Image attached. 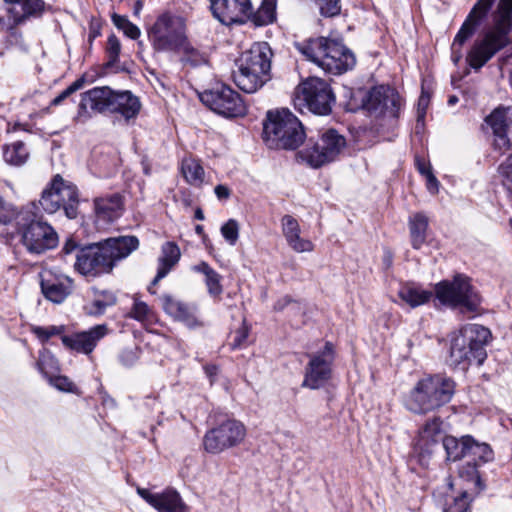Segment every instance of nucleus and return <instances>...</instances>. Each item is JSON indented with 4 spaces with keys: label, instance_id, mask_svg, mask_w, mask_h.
Listing matches in <instances>:
<instances>
[{
    "label": "nucleus",
    "instance_id": "nucleus-16",
    "mask_svg": "<svg viewBox=\"0 0 512 512\" xmlns=\"http://www.w3.org/2000/svg\"><path fill=\"white\" fill-rule=\"evenodd\" d=\"M114 90L108 86L94 87L81 94L75 120L86 123L94 114L112 113Z\"/></svg>",
    "mask_w": 512,
    "mask_h": 512
},
{
    "label": "nucleus",
    "instance_id": "nucleus-11",
    "mask_svg": "<svg viewBox=\"0 0 512 512\" xmlns=\"http://www.w3.org/2000/svg\"><path fill=\"white\" fill-rule=\"evenodd\" d=\"M334 101L335 97L330 86L320 78H308L295 89V106L300 109L307 108L314 114H329Z\"/></svg>",
    "mask_w": 512,
    "mask_h": 512
},
{
    "label": "nucleus",
    "instance_id": "nucleus-5",
    "mask_svg": "<svg viewBox=\"0 0 512 512\" xmlns=\"http://www.w3.org/2000/svg\"><path fill=\"white\" fill-rule=\"evenodd\" d=\"M272 50L268 43L257 42L239 59L234 82L246 93H254L270 80Z\"/></svg>",
    "mask_w": 512,
    "mask_h": 512
},
{
    "label": "nucleus",
    "instance_id": "nucleus-62",
    "mask_svg": "<svg viewBox=\"0 0 512 512\" xmlns=\"http://www.w3.org/2000/svg\"><path fill=\"white\" fill-rule=\"evenodd\" d=\"M121 361L124 365H132L136 361V355L132 350H125L122 352Z\"/></svg>",
    "mask_w": 512,
    "mask_h": 512
},
{
    "label": "nucleus",
    "instance_id": "nucleus-58",
    "mask_svg": "<svg viewBox=\"0 0 512 512\" xmlns=\"http://www.w3.org/2000/svg\"><path fill=\"white\" fill-rule=\"evenodd\" d=\"M425 177L427 182V189L433 194L437 193L439 188V182L437 178L433 175L431 170H427V175Z\"/></svg>",
    "mask_w": 512,
    "mask_h": 512
},
{
    "label": "nucleus",
    "instance_id": "nucleus-26",
    "mask_svg": "<svg viewBox=\"0 0 512 512\" xmlns=\"http://www.w3.org/2000/svg\"><path fill=\"white\" fill-rule=\"evenodd\" d=\"M104 252L112 261V268L116 263L128 257L139 247V240L136 236H120L108 238L100 244Z\"/></svg>",
    "mask_w": 512,
    "mask_h": 512
},
{
    "label": "nucleus",
    "instance_id": "nucleus-63",
    "mask_svg": "<svg viewBox=\"0 0 512 512\" xmlns=\"http://www.w3.org/2000/svg\"><path fill=\"white\" fill-rule=\"evenodd\" d=\"M193 270L202 273L205 277L214 271V269L210 267V265L206 262H200L199 264L195 265Z\"/></svg>",
    "mask_w": 512,
    "mask_h": 512
},
{
    "label": "nucleus",
    "instance_id": "nucleus-50",
    "mask_svg": "<svg viewBox=\"0 0 512 512\" xmlns=\"http://www.w3.org/2000/svg\"><path fill=\"white\" fill-rule=\"evenodd\" d=\"M477 463H473L466 459L465 465L459 468V476L473 484H477L480 481Z\"/></svg>",
    "mask_w": 512,
    "mask_h": 512
},
{
    "label": "nucleus",
    "instance_id": "nucleus-59",
    "mask_svg": "<svg viewBox=\"0 0 512 512\" xmlns=\"http://www.w3.org/2000/svg\"><path fill=\"white\" fill-rule=\"evenodd\" d=\"M122 31L127 37L131 39H137L141 34L140 29L132 22L126 24Z\"/></svg>",
    "mask_w": 512,
    "mask_h": 512
},
{
    "label": "nucleus",
    "instance_id": "nucleus-40",
    "mask_svg": "<svg viewBox=\"0 0 512 512\" xmlns=\"http://www.w3.org/2000/svg\"><path fill=\"white\" fill-rule=\"evenodd\" d=\"M129 317L143 324L152 323L154 320V312L147 303L139 299H135L129 312Z\"/></svg>",
    "mask_w": 512,
    "mask_h": 512
},
{
    "label": "nucleus",
    "instance_id": "nucleus-20",
    "mask_svg": "<svg viewBox=\"0 0 512 512\" xmlns=\"http://www.w3.org/2000/svg\"><path fill=\"white\" fill-rule=\"evenodd\" d=\"M108 333V326L99 324L86 331L63 335L61 341L66 348L88 355L93 352L98 342Z\"/></svg>",
    "mask_w": 512,
    "mask_h": 512
},
{
    "label": "nucleus",
    "instance_id": "nucleus-22",
    "mask_svg": "<svg viewBox=\"0 0 512 512\" xmlns=\"http://www.w3.org/2000/svg\"><path fill=\"white\" fill-rule=\"evenodd\" d=\"M401 104L398 93L389 86L374 87L368 94L366 108L380 114L396 117Z\"/></svg>",
    "mask_w": 512,
    "mask_h": 512
},
{
    "label": "nucleus",
    "instance_id": "nucleus-12",
    "mask_svg": "<svg viewBox=\"0 0 512 512\" xmlns=\"http://www.w3.org/2000/svg\"><path fill=\"white\" fill-rule=\"evenodd\" d=\"M245 425L236 419H228L206 432L203 445L211 454H219L240 445L246 437Z\"/></svg>",
    "mask_w": 512,
    "mask_h": 512
},
{
    "label": "nucleus",
    "instance_id": "nucleus-41",
    "mask_svg": "<svg viewBox=\"0 0 512 512\" xmlns=\"http://www.w3.org/2000/svg\"><path fill=\"white\" fill-rule=\"evenodd\" d=\"M180 51L183 52L181 60L185 64L196 67L207 62L205 54L194 48L188 39L185 40V44L181 46Z\"/></svg>",
    "mask_w": 512,
    "mask_h": 512
},
{
    "label": "nucleus",
    "instance_id": "nucleus-28",
    "mask_svg": "<svg viewBox=\"0 0 512 512\" xmlns=\"http://www.w3.org/2000/svg\"><path fill=\"white\" fill-rule=\"evenodd\" d=\"M282 233L289 247L297 252H311L314 250V244L300 236V225L298 221L290 215H285L281 220Z\"/></svg>",
    "mask_w": 512,
    "mask_h": 512
},
{
    "label": "nucleus",
    "instance_id": "nucleus-17",
    "mask_svg": "<svg viewBox=\"0 0 512 512\" xmlns=\"http://www.w3.org/2000/svg\"><path fill=\"white\" fill-rule=\"evenodd\" d=\"M101 245L81 249L76 255L75 269L85 276H96L112 271V261Z\"/></svg>",
    "mask_w": 512,
    "mask_h": 512
},
{
    "label": "nucleus",
    "instance_id": "nucleus-27",
    "mask_svg": "<svg viewBox=\"0 0 512 512\" xmlns=\"http://www.w3.org/2000/svg\"><path fill=\"white\" fill-rule=\"evenodd\" d=\"M41 290L45 298L53 303H62L71 293V282L68 278L53 277L45 271L41 274Z\"/></svg>",
    "mask_w": 512,
    "mask_h": 512
},
{
    "label": "nucleus",
    "instance_id": "nucleus-42",
    "mask_svg": "<svg viewBox=\"0 0 512 512\" xmlns=\"http://www.w3.org/2000/svg\"><path fill=\"white\" fill-rule=\"evenodd\" d=\"M115 303L116 297L112 292L102 291L98 293L92 301L88 313L94 315L102 314L107 307L112 306Z\"/></svg>",
    "mask_w": 512,
    "mask_h": 512
},
{
    "label": "nucleus",
    "instance_id": "nucleus-48",
    "mask_svg": "<svg viewBox=\"0 0 512 512\" xmlns=\"http://www.w3.org/2000/svg\"><path fill=\"white\" fill-rule=\"evenodd\" d=\"M498 173L503 186L512 193V154L499 165Z\"/></svg>",
    "mask_w": 512,
    "mask_h": 512
},
{
    "label": "nucleus",
    "instance_id": "nucleus-33",
    "mask_svg": "<svg viewBox=\"0 0 512 512\" xmlns=\"http://www.w3.org/2000/svg\"><path fill=\"white\" fill-rule=\"evenodd\" d=\"M486 123L491 127L493 133L507 132L512 125V107L500 106L495 108L486 117Z\"/></svg>",
    "mask_w": 512,
    "mask_h": 512
},
{
    "label": "nucleus",
    "instance_id": "nucleus-51",
    "mask_svg": "<svg viewBox=\"0 0 512 512\" xmlns=\"http://www.w3.org/2000/svg\"><path fill=\"white\" fill-rule=\"evenodd\" d=\"M320 9L321 15L325 17H333L340 13V0H315Z\"/></svg>",
    "mask_w": 512,
    "mask_h": 512
},
{
    "label": "nucleus",
    "instance_id": "nucleus-55",
    "mask_svg": "<svg viewBox=\"0 0 512 512\" xmlns=\"http://www.w3.org/2000/svg\"><path fill=\"white\" fill-rule=\"evenodd\" d=\"M15 215H16V213L11 208V206L7 205L0 198V223L7 224V223L11 222L12 220L15 221Z\"/></svg>",
    "mask_w": 512,
    "mask_h": 512
},
{
    "label": "nucleus",
    "instance_id": "nucleus-56",
    "mask_svg": "<svg viewBox=\"0 0 512 512\" xmlns=\"http://www.w3.org/2000/svg\"><path fill=\"white\" fill-rule=\"evenodd\" d=\"M495 136L494 147L500 151H506L510 148V140L507 136V132L493 133Z\"/></svg>",
    "mask_w": 512,
    "mask_h": 512
},
{
    "label": "nucleus",
    "instance_id": "nucleus-29",
    "mask_svg": "<svg viewBox=\"0 0 512 512\" xmlns=\"http://www.w3.org/2000/svg\"><path fill=\"white\" fill-rule=\"evenodd\" d=\"M10 4L8 13L10 14L13 23L18 25L26 20L28 17L40 16L45 8V3L42 0H4Z\"/></svg>",
    "mask_w": 512,
    "mask_h": 512
},
{
    "label": "nucleus",
    "instance_id": "nucleus-49",
    "mask_svg": "<svg viewBox=\"0 0 512 512\" xmlns=\"http://www.w3.org/2000/svg\"><path fill=\"white\" fill-rule=\"evenodd\" d=\"M222 277L215 270L205 277V284L208 293L212 297H219L223 292V286L221 284Z\"/></svg>",
    "mask_w": 512,
    "mask_h": 512
},
{
    "label": "nucleus",
    "instance_id": "nucleus-30",
    "mask_svg": "<svg viewBox=\"0 0 512 512\" xmlns=\"http://www.w3.org/2000/svg\"><path fill=\"white\" fill-rule=\"evenodd\" d=\"M140 108L139 98L130 91H114L112 113H119L130 120L139 114Z\"/></svg>",
    "mask_w": 512,
    "mask_h": 512
},
{
    "label": "nucleus",
    "instance_id": "nucleus-7",
    "mask_svg": "<svg viewBox=\"0 0 512 512\" xmlns=\"http://www.w3.org/2000/svg\"><path fill=\"white\" fill-rule=\"evenodd\" d=\"M263 133L268 145L274 148L293 150L305 139L301 122L288 109L269 111Z\"/></svg>",
    "mask_w": 512,
    "mask_h": 512
},
{
    "label": "nucleus",
    "instance_id": "nucleus-3",
    "mask_svg": "<svg viewBox=\"0 0 512 512\" xmlns=\"http://www.w3.org/2000/svg\"><path fill=\"white\" fill-rule=\"evenodd\" d=\"M297 50L327 73L341 74L355 64L352 52L340 41L318 37L296 44Z\"/></svg>",
    "mask_w": 512,
    "mask_h": 512
},
{
    "label": "nucleus",
    "instance_id": "nucleus-25",
    "mask_svg": "<svg viewBox=\"0 0 512 512\" xmlns=\"http://www.w3.org/2000/svg\"><path fill=\"white\" fill-rule=\"evenodd\" d=\"M124 211V198L120 193H112L94 199V212L97 222L109 224L120 218Z\"/></svg>",
    "mask_w": 512,
    "mask_h": 512
},
{
    "label": "nucleus",
    "instance_id": "nucleus-14",
    "mask_svg": "<svg viewBox=\"0 0 512 512\" xmlns=\"http://www.w3.org/2000/svg\"><path fill=\"white\" fill-rule=\"evenodd\" d=\"M345 147V138L335 130L330 129L321 136L315 145L302 150L300 157L309 166L319 168L336 160Z\"/></svg>",
    "mask_w": 512,
    "mask_h": 512
},
{
    "label": "nucleus",
    "instance_id": "nucleus-39",
    "mask_svg": "<svg viewBox=\"0 0 512 512\" xmlns=\"http://www.w3.org/2000/svg\"><path fill=\"white\" fill-rule=\"evenodd\" d=\"M162 255L159 258V267L165 268L168 272L179 261L181 252L174 242H166L162 246Z\"/></svg>",
    "mask_w": 512,
    "mask_h": 512
},
{
    "label": "nucleus",
    "instance_id": "nucleus-18",
    "mask_svg": "<svg viewBox=\"0 0 512 512\" xmlns=\"http://www.w3.org/2000/svg\"><path fill=\"white\" fill-rule=\"evenodd\" d=\"M213 16L222 24H243L251 14V0H210Z\"/></svg>",
    "mask_w": 512,
    "mask_h": 512
},
{
    "label": "nucleus",
    "instance_id": "nucleus-4",
    "mask_svg": "<svg viewBox=\"0 0 512 512\" xmlns=\"http://www.w3.org/2000/svg\"><path fill=\"white\" fill-rule=\"evenodd\" d=\"M34 204L27 205L15 215V229L20 243L29 254L41 255L57 247L59 237L55 229L43 221Z\"/></svg>",
    "mask_w": 512,
    "mask_h": 512
},
{
    "label": "nucleus",
    "instance_id": "nucleus-9",
    "mask_svg": "<svg viewBox=\"0 0 512 512\" xmlns=\"http://www.w3.org/2000/svg\"><path fill=\"white\" fill-rule=\"evenodd\" d=\"M435 293L441 303L460 308L462 312H477L482 302L470 279L461 274L455 276L452 281L438 283Z\"/></svg>",
    "mask_w": 512,
    "mask_h": 512
},
{
    "label": "nucleus",
    "instance_id": "nucleus-13",
    "mask_svg": "<svg viewBox=\"0 0 512 512\" xmlns=\"http://www.w3.org/2000/svg\"><path fill=\"white\" fill-rule=\"evenodd\" d=\"M200 100L212 111L227 118L242 116L246 112L241 96L224 84L202 92Z\"/></svg>",
    "mask_w": 512,
    "mask_h": 512
},
{
    "label": "nucleus",
    "instance_id": "nucleus-44",
    "mask_svg": "<svg viewBox=\"0 0 512 512\" xmlns=\"http://www.w3.org/2000/svg\"><path fill=\"white\" fill-rule=\"evenodd\" d=\"M121 52V43L116 35L111 34L107 39L106 54L107 62L105 66L107 68L113 67L118 61Z\"/></svg>",
    "mask_w": 512,
    "mask_h": 512
},
{
    "label": "nucleus",
    "instance_id": "nucleus-36",
    "mask_svg": "<svg viewBox=\"0 0 512 512\" xmlns=\"http://www.w3.org/2000/svg\"><path fill=\"white\" fill-rule=\"evenodd\" d=\"M470 436H464L461 440H458L452 436H446L443 439V447L447 454V459L451 461H457L460 459H466V452Z\"/></svg>",
    "mask_w": 512,
    "mask_h": 512
},
{
    "label": "nucleus",
    "instance_id": "nucleus-19",
    "mask_svg": "<svg viewBox=\"0 0 512 512\" xmlns=\"http://www.w3.org/2000/svg\"><path fill=\"white\" fill-rule=\"evenodd\" d=\"M443 421L440 417L434 416L427 420L419 432L415 443V451L419 453L420 461L423 463L433 453L435 447L445 438Z\"/></svg>",
    "mask_w": 512,
    "mask_h": 512
},
{
    "label": "nucleus",
    "instance_id": "nucleus-6",
    "mask_svg": "<svg viewBox=\"0 0 512 512\" xmlns=\"http://www.w3.org/2000/svg\"><path fill=\"white\" fill-rule=\"evenodd\" d=\"M491 339L488 328L479 324H467L450 338L449 359L452 365H481L487 357L486 345Z\"/></svg>",
    "mask_w": 512,
    "mask_h": 512
},
{
    "label": "nucleus",
    "instance_id": "nucleus-31",
    "mask_svg": "<svg viewBox=\"0 0 512 512\" xmlns=\"http://www.w3.org/2000/svg\"><path fill=\"white\" fill-rule=\"evenodd\" d=\"M398 296L410 307L415 308L429 302L433 292L415 283H406L399 289Z\"/></svg>",
    "mask_w": 512,
    "mask_h": 512
},
{
    "label": "nucleus",
    "instance_id": "nucleus-53",
    "mask_svg": "<svg viewBox=\"0 0 512 512\" xmlns=\"http://www.w3.org/2000/svg\"><path fill=\"white\" fill-rule=\"evenodd\" d=\"M50 384L56 389L64 392H73L74 384L69 380L68 377L62 375H53L48 378Z\"/></svg>",
    "mask_w": 512,
    "mask_h": 512
},
{
    "label": "nucleus",
    "instance_id": "nucleus-15",
    "mask_svg": "<svg viewBox=\"0 0 512 512\" xmlns=\"http://www.w3.org/2000/svg\"><path fill=\"white\" fill-rule=\"evenodd\" d=\"M334 359L335 350L331 342H326L322 350L309 354L302 387L311 390L323 387L331 378Z\"/></svg>",
    "mask_w": 512,
    "mask_h": 512
},
{
    "label": "nucleus",
    "instance_id": "nucleus-37",
    "mask_svg": "<svg viewBox=\"0 0 512 512\" xmlns=\"http://www.w3.org/2000/svg\"><path fill=\"white\" fill-rule=\"evenodd\" d=\"M3 157L8 164L21 166L28 160L29 152L22 141H16L3 147Z\"/></svg>",
    "mask_w": 512,
    "mask_h": 512
},
{
    "label": "nucleus",
    "instance_id": "nucleus-32",
    "mask_svg": "<svg viewBox=\"0 0 512 512\" xmlns=\"http://www.w3.org/2000/svg\"><path fill=\"white\" fill-rule=\"evenodd\" d=\"M411 244L414 249H420L426 242L428 218L423 213H416L409 218Z\"/></svg>",
    "mask_w": 512,
    "mask_h": 512
},
{
    "label": "nucleus",
    "instance_id": "nucleus-54",
    "mask_svg": "<svg viewBox=\"0 0 512 512\" xmlns=\"http://www.w3.org/2000/svg\"><path fill=\"white\" fill-rule=\"evenodd\" d=\"M430 102V95L428 92L424 90V87H422L421 95L418 99L417 103V122H423L426 110L428 108Z\"/></svg>",
    "mask_w": 512,
    "mask_h": 512
},
{
    "label": "nucleus",
    "instance_id": "nucleus-61",
    "mask_svg": "<svg viewBox=\"0 0 512 512\" xmlns=\"http://www.w3.org/2000/svg\"><path fill=\"white\" fill-rule=\"evenodd\" d=\"M169 272L165 268H161L158 266L157 274L153 281L151 282V285L148 287V291L151 294H155L156 291L152 289L153 286L157 285V283L163 279Z\"/></svg>",
    "mask_w": 512,
    "mask_h": 512
},
{
    "label": "nucleus",
    "instance_id": "nucleus-52",
    "mask_svg": "<svg viewBox=\"0 0 512 512\" xmlns=\"http://www.w3.org/2000/svg\"><path fill=\"white\" fill-rule=\"evenodd\" d=\"M85 83L84 78H79L71 83L65 90H63L57 97L51 101L52 106L61 104L66 98L80 90Z\"/></svg>",
    "mask_w": 512,
    "mask_h": 512
},
{
    "label": "nucleus",
    "instance_id": "nucleus-34",
    "mask_svg": "<svg viewBox=\"0 0 512 512\" xmlns=\"http://www.w3.org/2000/svg\"><path fill=\"white\" fill-rule=\"evenodd\" d=\"M276 2L277 0H263L255 12L251 5V14L247 16V20H250L256 26H266L273 23L276 19Z\"/></svg>",
    "mask_w": 512,
    "mask_h": 512
},
{
    "label": "nucleus",
    "instance_id": "nucleus-64",
    "mask_svg": "<svg viewBox=\"0 0 512 512\" xmlns=\"http://www.w3.org/2000/svg\"><path fill=\"white\" fill-rule=\"evenodd\" d=\"M112 22L118 29L123 30L126 24H128L130 21L125 16L114 14L112 16Z\"/></svg>",
    "mask_w": 512,
    "mask_h": 512
},
{
    "label": "nucleus",
    "instance_id": "nucleus-10",
    "mask_svg": "<svg viewBox=\"0 0 512 512\" xmlns=\"http://www.w3.org/2000/svg\"><path fill=\"white\" fill-rule=\"evenodd\" d=\"M148 37L156 51H180L187 39L185 22L181 17L162 14L148 31Z\"/></svg>",
    "mask_w": 512,
    "mask_h": 512
},
{
    "label": "nucleus",
    "instance_id": "nucleus-38",
    "mask_svg": "<svg viewBox=\"0 0 512 512\" xmlns=\"http://www.w3.org/2000/svg\"><path fill=\"white\" fill-rule=\"evenodd\" d=\"M182 174L185 180L193 186H201L204 181V169L194 158H185L181 164Z\"/></svg>",
    "mask_w": 512,
    "mask_h": 512
},
{
    "label": "nucleus",
    "instance_id": "nucleus-60",
    "mask_svg": "<svg viewBox=\"0 0 512 512\" xmlns=\"http://www.w3.org/2000/svg\"><path fill=\"white\" fill-rule=\"evenodd\" d=\"M215 195L219 200H226L230 197L231 191L226 185H217L214 189Z\"/></svg>",
    "mask_w": 512,
    "mask_h": 512
},
{
    "label": "nucleus",
    "instance_id": "nucleus-23",
    "mask_svg": "<svg viewBox=\"0 0 512 512\" xmlns=\"http://www.w3.org/2000/svg\"><path fill=\"white\" fill-rule=\"evenodd\" d=\"M495 0H477L466 20L462 24L452 43L451 49L462 48L463 44L474 34L477 25L485 18Z\"/></svg>",
    "mask_w": 512,
    "mask_h": 512
},
{
    "label": "nucleus",
    "instance_id": "nucleus-35",
    "mask_svg": "<svg viewBox=\"0 0 512 512\" xmlns=\"http://www.w3.org/2000/svg\"><path fill=\"white\" fill-rule=\"evenodd\" d=\"M466 459L477 465L490 462L494 459V453L487 443H479L470 436Z\"/></svg>",
    "mask_w": 512,
    "mask_h": 512
},
{
    "label": "nucleus",
    "instance_id": "nucleus-1",
    "mask_svg": "<svg viewBox=\"0 0 512 512\" xmlns=\"http://www.w3.org/2000/svg\"><path fill=\"white\" fill-rule=\"evenodd\" d=\"M512 31V0H499L492 13V26L476 40L466 61L475 71L480 70L496 53L505 48Z\"/></svg>",
    "mask_w": 512,
    "mask_h": 512
},
{
    "label": "nucleus",
    "instance_id": "nucleus-57",
    "mask_svg": "<svg viewBox=\"0 0 512 512\" xmlns=\"http://www.w3.org/2000/svg\"><path fill=\"white\" fill-rule=\"evenodd\" d=\"M248 328L246 326H242L241 328H239L236 332H235V337H234V340L232 342V347L233 348H238L240 346H242V344L246 341L247 337H248Z\"/></svg>",
    "mask_w": 512,
    "mask_h": 512
},
{
    "label": "nucleus",
    "instance_id": "nucleus-2",
    "mask_svg": "<svg viewBox=\"0 0 512 512\" xmlns=\"http://www.w3.org/2000/svg\"><path fill=\"white\" fill-rule=\"evenodd\" d=\"M456 385L444 374L427 375L414 385L404 399L412 413L424 415L448 404L455 394Z\"/></svg>",
    "mask_w": 512,
    "mask_h": 512
},
{
    "label": "nucleus",
    "instance_id": "nucleus-8",
    "mask_svg": "<svg viewBox=\"0 0 512 512\" xmlns=\"http://www.w3.org/2000/svg\"><path fill=\"white\" fill-rule=\"evenodd\" d=\"M39 204L48 214H53L63 208L69 219H75L79 205L77 187L57 174L43 190Z\"/></svg>",
    "mask_w": 512,
    "mask_h": 512
},
{
    "label": "nucleus",
    "instance_id": "nucleus-46",
    "mask_svg": "<svg viewBox=\"0 0 512 512\" xmlns=\"http://www.w3.org/2000/svg\"><path fill=\"white\" fill-rule=\"evenodd\" d=\"M470 504V497L467 492L447 501L443 512H466Z\"/></svg>",
    "mask_w": 512,
    "mask_h": 512
},
{
    "label": "nucleus",
    "instance_id": "nucleus-43",
    "mask_svg": "<svg viewBox=\"0 0 512 512\" xmlns=\"http://www.w3.org/2000/svg\"><path fill=\"white\" fill-rule=\"evenodd\" d=\"M38 370L47 378L58 371V361L48 350H42L37 361Z\"/></svg>",
    "mask_w": 512,
    "mask_h": 512
},
{
    "label": "nucleus",
    "instance_id": "nucleus-47",
    "mask_svg": "<svg viewBox=\"0 0 512 512\" xmlns=\"http://www.w3.org/2000/svg\"><path fill=\"white\" fill-rule=\"evenodd\" d=\"M239 223L235 219H229L221 226L223 238L232 246L236 244L239 238Z\"/></svg>",
    "mask_w": 512,
    "mask_h": 512
},
{
    "label": "nucleus",
    "instance_id": "nucleus-45",
    "mask_svg": "<svg viewBox=\"0 0 512 512\" xmlns=\"http://www.w3.org/2000/svg\"><path fill=\"white\" fill-rule=\"evenodd\" d=\"M31 331L33 334H35L37 336V338L40 341L47 342L53 336L61 335V337H62L63 336L62 334L65 331V327L63 325H59V326L51 325V326H47V327L33 326L31 328Z\"/></svg>",
    "mask_w": 512,
    "mask_h": 512
},
{
    "label": "nucleus",
    "instance_id": "nucleus-21",
    "mask_svg": "<svg viewBox=\"0 0 512 512\" xmlns=\"http://www.w3.org/2000/svg\"><path fill=\"white\" fill-rule=\"evenodd\" d=\"M137 494L158 512H188L180 494L172 488L154 493L149 489L138 487Z\"/></svg>",
    "mask_w": 512,
    "mask_h": 512
},
{
    "label": "nucleus",
    "instance_id": "nucleus-24",
    "mask_svg": "<svg viewBox=\"0 0 512 512\" xmlns=\"http://www.w3.org/2000/svg\"><path fill=\"white\" fill-rule=\"evenodd\" d=\"M161 304L167 315L175 321L183 323L188 328L202 326V322L197 317L195 306L182 302L168 294L161 297Z\"/></svg>",
    "mask_w": 512,
    "mask_h": 512
}]
</instances>
